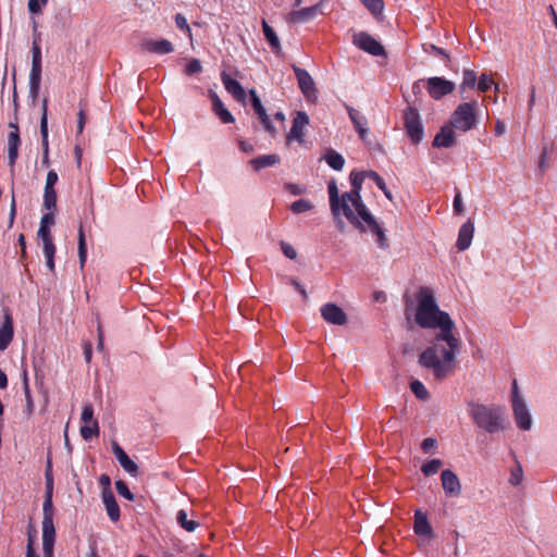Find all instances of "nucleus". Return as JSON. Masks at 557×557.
Here are the masks:
<instances>
[{"mask_svg":"<svg viewBox=\"0 0 557 557\" xmlns=\"http://www.w3.org/2000/svg\"><path fill=\"white\" fill-rule=\"evenodd\" d=\"M366 176L367 172H351L349 176L351 189L345 191V199L350 200L351 207L356 210V214H361L363 210H368L360 194Z\"/></svg>","mask_w":557,"mask_h":557,"instance_id":"7","label":"nucleus"},{"mask_svg":"<svg viewBox=\"0 0 557 557\" xmlns=\"http://www.w3.org/2000/svg\"><path fill=\"white\" fill-rule=\"evenodd\" d=\"M476 83V74L473 70H463L462 83L460 89L463 91L466 88H473Z\"/></svg>","mask_w":557,"mask_h":557,"instance_id":"44","label":"nucleus"},{"mask_svg":"<svg viewBox=\"0 0 557 557\" xmlns=\"http://www.w3.org/2000/svg\"><path fill=\"white\" fill-rule=\"evenodd\" d=\"M221 81L224 85V88L239 102H244L246 100V91L240 85L239 82L232 78L228 74L222 73Z\"/></svg>","mask_w":557,"mask_h":557,"instance_id":"22","label":"nucleus"},{"mask_svg":"<svg viewBox=\"0 0 557 557\" xmlns=\"http://www.w3.org/2000/svg\"><path fill=\"white\" fill-rule=\"evenodd\" d=\"M410 389L417 398L425 400L430 397V394L422 382L414 380L410 383Z\"/></svg>","mask_w":557,"mask_h":557,"instance_id":"43","label":"nucleus"},{"mask_svg":"<svg viewBox=\"0 0 557 557\" xmlns=\"http://www.w3.org/2000/svg\"><path fill=\"white\" fill-rule=\"evenodd\" d=\"M42 206L48 211L55 210V207H57V191H55L54 187H45L44 188Z\"/></svg>","mask_w":557,"mask_h":557,"instance_id":"39","label":"nucleus"},{"mask_svg":"<svg viewBox=\"0 0 557 557\" xmlns=\"http://www.w3.org/2000/svg\"><path fill=\"white\" fill-rule=\"evenodd\" d=\"M121 467L131 475L136 476L138 473V466L129 458H125L120 462Z\"/></svg>","mask_w":557,"mask_h":557,"instance_id":"50","label":"nucleus"},{"mask_svg":"<svg viewBox=\"0 0 557 557\" xmlns=\"http://www.w3.org/2000/svg\"><path fill=\"white\" fill-rule=\"evenodd\" d=\"M362 4L369 10L374 16H380L384 10L383 0H360Z\"/></svg>","mask_w":557,"mask_h":557,"instance_id":"42","label":"nucleus"},{"mask_svg":"<svg viewBox=\"0 0 557 557\" xmlns=\"http://www.w3.org/2000/svg\"><path fill=\"white\" fill-rule=\"evenodd\" d=\"M512 410L515 414V420L519 429L521 430H530L532 421L527 405L523 400H515L512 403Z\"/></svg>","mask_w":557,"mask_h":557,"instance_id":"18","label":"nucleus"},{"mask_svg":"<svg viewBox=\"0 0 557 557\" xmlns=\"http://www.w3.org/2000/svg\"><path fill=\"white\" fill-rule=\"evenodd\" d=\"M521 480H522V469L520 467H518L517 469L511 471L509 481L512 485H518V484H520Z\"/></svg>","mask_w":557,"mask_h":557,"instance_id":"59","label":"nucleus"},{"mask_svg":"<svg viewBox=\"0 0 557 557\" xmlns=\"http://www.w3.org/2000/svg\"><path fill=\"white\" fill-rule=\"evenodd\" d=\"M347 112L355 126V129L359 134L360 138L364 140L368 134L366 117L361 115L359 111L351 107H347Z\"/></svg>","mask_w":557,"mask_h":557,"instance_id":"26","label":"nucleus"},{"mask_svg":"<svg viewBox=\"0 0 557 557\" xmlns=\"http://www.w3.org/2000/svg\"><path fill=\"white\" fill-rule=\"evenodd\" d=\"M81 436L85 441H89L92 437H98L100 430H99V423L98 421H92V423H85L81 426Z\"/></svg>","mask_w":557,"mask_h":557,"instance_id":"37","label":"nucleus"},{"mask_svg":"<svg viewBox=\"0 0 557 557\" xmlns=\"http://www.w3.org/2000/svg\"><path fill=\"white\" fill-rule=\"evenodd\" d=\"M176 521L181 528L186 530L187 532H194L199 523L193 519H188V513L185 509H181L176 513Z\"/></svg>","mask_w":557,"mask_h":557,"instance_id":"34","label":"nucleus"},{"mask_svg":"<svg viewBox=\"0 0 557 557\" xmlns=\"http://www.w3.org/2000/svg\"><path fill=\"white\" fill-rule=\"evenodd\" d=\"M48 0H29L28 1V11L32 14H39L41 13V9L44 5H46Z\"/></svg>","mask_w":557,"mask_h":557,"instance_id":"52","label":"nucleus"},{"mask_svg":"<svg viewBox=\"0 0 557 557\" xmlns=\"http://www.w3.org/2000/svg\"><path fill=\"white\" fill-rule=\"evenodd\" d=\"M327 191L333 216H337L338 213H343L355 228L359 230L361 233H366V227L354 211L350 200L345 199V193L339 196L337 185L334 181L329 183Z\"/></svg>","mask_w":557,"mask_h":557,"instance_id":"3","label":"nucleus"},{"mask_svg":"<svg viewBox=\"0 0 557 557\" xmlns=\"http://www.w3.org/2000/svg\"><path fill=\"white\" fill-rule=\"evenodd\" d=\"M456 144L455 127L450 123L441 127L433 140L437 148H450Z\"/></svg>","mask_w":557,"mask_h":557,"instance_id":"17","label":"nucleus"},{"mask_svg":"<svg viewBox=\"0 0 557 557\" xmlns=\"http://www.w3.org/2000/svg\"><path fill=\"white\" fill-rule=\"evenodd\" d=\"M324 160L333 170L341 171L344 168L345 160L341 153L330 149L324 154Z\"/></svg>","mask_w":557,"mask_h":557,"instance_id":"35","label":"nucleus"},{"mask_svg":"<svg viewBox=\"0 0 557 557\" xmlns=\"http://www.w3.org/2000/svg\"><path fill=\"white\" fill-rule=\"evenodd\" d=\"M174 20H175V24H176L177 28H180L181 30L185 32L186 35L191 40L193 34H191V29H190V27H189V25L187 23L186 17L182 13H177L175 15Z\"/></svg>","mask_w":557,"mask_h":557,"instance_id":"46","label":"nucleus"},{"mask_svg":"<svg viewBox=\"0 0 557 557\" xmlns=\"http://www.w3.org/2000/svg\"><path fill=\"white\" fill-rule=\"evenodd\" d=\"M454 211L455 213L457 214H461L463 212V205H462V199H461V194L460 191H458L454 198Z\"/></svg>","mask_w":557,"mask_h":557,"instance_id":"62","label":"nucleus"},{"mask_svg":"<svg viewBox=\"0 0 557 557\" xmlns=\"http://www.w3.org/2000/svg\"><path fill=\"white\" fill-rule=\"evenodd\" d=\"M404 127L413 145L421 143L424 135V127L417 109L408 107L404 111Z\"/></svg>","mask_w":557,"mask_h":557,"instance_id":"6","label":"nucleus"},{"mask_svg":"<svg viewBox=\"0 0 557 557\" xmlns=\"http://www.w3.org/2000/svg\"><path fill=\"white\" fill-rule=\"evenodd\" d=\"M85 123H86L85 109H84V108H81V110H79V112H78V121H77V133H78V134H82V133H83V129H84Z\"/></svg>","mask_w":557,"mask_h":557,"instance_id":"64","label":"nucleus"},{"mask_svg":"<svg viewBox=\"0 0 557 557\" xmlns=\"http://www.w3.org/2000/svg\"><path fill=\"white\" fill-rule=\"evenodd\" d=\"M202 71L201 62L198 59H191L185 67V74L191 76Z\"/></svg>","mask_w":557,"mask_h":557,"instance_id":"48","label":"nucleus"},{"mask_svg":"<svg viewBox=\"0 0 557 557\" xmlns=\"http://www.w3.org/2000/svg\"><path fill=\"white\" fill-rule=\"evenodd\" d=\"M42 250L44 256L46 258V265L50 272H54V255H55V245L53 243V238L42 240Z\"/></svg>","mask_w":557,"mask_h":557,"instance_id":"33","label":"nucleus"},{"mask_svg":"<svg viewBox=\"0 0 557 557\" xmlns=\"http://www.w3.org/2000/svg\"><path fill=\"white\" fill-rule=\"evenodd\" d=\"M143 49L150 53L157 54H169L174 51V46L171 41L166 39L160 40H145L143 42Z\"/></svg>","mask_w":557,"mask_h":557,"instance_id":"24","label":"nucleus"},{"mask_svg":"<svg viewBox=\"0 0 557 557\" xmlns=\"http://www.w3.org/2000/svg\"><path fill=\"white\" fill-rule=\"evenodd\" d=\"M358 219L362 222L366 227V232L370 230L376 236V244L382 249L389 247L388 239L384 233V230L376 222L374 216L369 210H363L361 214H357Z\"/></svg>","mask_w":557,"mask_h":557,"instance_id":"9","label":"nucleus"},{"mask_svg":"<svg viewBox=\"0 0 557 557\" xmlns=\"http://www.w3.org/2000/svg\"><path fill=\"white\" fill-rule=\"evenodd\" d=\"M115 488H116V492L121 496L126 498L127 500H134V494L129 491L127 484L124 481H122V480L116 481Z\"/></svg>","mask_w":557,"mask_h":557,"instance_id":"47","label":"nucleus"},{"mask_svg":"<svg viewBox=\"0 0 557 557\" xmlns=\"http://www.w3.org/2000/svg\"><path fill=\"white\" fill-rule=\"evenodd\" d=\"M281 249L286 258H288L290 260L296 259L297 252L290 244H288L286 242H281Z\"/></svg>","mask_w":557,"mask_h":557,"instance_id":"53","label":"nucleus"},{"mask_svg":"<svg viewBox=\"0 0 557 557\" xmlns=\"http://www.w3.org/2000/svg\"><path fill=\"white\" fill-rule=\"evenodd\" d=\"M467 410L475 425L490 434L505 431L507 428L504 410L499 406L470 401Z\"/></svg>","mask_w":557,"mask_h":557,"instance_id":"2","label":"nucleus"},{"mask_svg":"<svg viewBox=\"0 0 557 557\" xmlns=\"http://www.w3.org/2000/svg\"><path fill=\"white\" fill-rule=\"evenodd\" d=\"M312 203L306 199H299L290 205V210L295 214L304 213L312 209Z\"/></svg>","mask_w":557,"mask_h":557,"instance_id":"45","label":"nucleus"},{"mask_svg":"<svg viewBox=\"0 0 557 557\" xmlns=\"http://www.w3.org/2000/svg\"><path fill=\"white\" fill-rule=\"evenodd\" d=\"M15 216H16V201H15V196H14V189L12 188V197H11L10 214H9V227L13 226Z\"/></svg>","mask_w":557,"mask_h":557,"instance_id":"54","label":"nucleus"},{"mask_svg":"<svg viewBox=\"0 0 557 557\" xmlns=\"http://www.w3.org/2000/svg\"><path fill=\"white\" fill-rule=\"evenodd\" d=\"M212 110L219 116L222 123L230 124L234 122V116L232 113L224 107L222 100L219 98L216 94H212Z\"/></svg>","mask_w":557,"mask_h":557,"instance_id":"27","label":"nucleus"},{"mask_svg":"<svg viewBox=\"0 0 557 557\" xmlns=\"http://www.w3.org/2000/svg\"><path fill=\"white\" fill-rule=\"evenodd\" d=\"M478 102L470 101L460 103L453 112L449 123L457 131L468 132L476 125V110Z\"/></svg>","mask_w":557,"mask_h":557,"instance_id":"4","label":"nucleus"},{"mask_svg":"<svg viewBox=\"0 0 557 557\" xmlns=\"http://www.w3.org/2000/svg\"><path fill=\"white\" fill-rule=\"evenodd\" d=\"M112 451L119 462L123 461L125 458L128 457L124 449L116 442H113L112 444Z\"/></svg>","mask_w":557,"mask_h":557,"instance_id":"55","label":"nucleus"},{"mask_svg":"<svg viewBox=\"0 0 557 557\" xmlns=\"http://www.w3.org/2000/svg\"><path fill=\"white\" fill-rule=\"evenodd\" d=\"M413 531L419 536H424L428 539L433 537V529L428 520L426 515L420 509L414 512V523Z\"/></svg>","mask_w":557,"mask_h":557,"instance_id":"21","label":"nucleus"},{"mask_svg":"<svg viewBox=\"0 0 557 557\" xmlns=\"http://www.w3.org/2000/svg\"><path fill=\"white\" fill-rule=\"evenodd\" d=\"M81 420L84 424L92 423V421H97L96 419H94V407L91 404H86L83 407Z\"/></svg>","mask_w":557,"mask_h":557,"instance_id":"49","label":"nucleus"},{"mask_svg":"<svg viewBox=\"0 0 557 557\" xmlns=\"http://www.w3.org/2000/svg\"><path fill=\"white\" fill-rule=\"evenodd\" d=\"M53 224H54V213H53V210H51L41 216L40 225L50 227Z\"/></svg>","mask_w":557,"mask_h":557,"instance_id":"60","label":"nucleus"},{"mask_svg":"<svg viewBox=\"0 0 557 557\" xmlns=\"http://www.w3.org/2000/svg\"><path fill=\"white\" fill-rule=\"evenodd\" d=\"M53 503L52 495L46 493L44 505H42V529L54 528L53 523Z\"/></svg>","mask_w":557,"mask_h":557,"instance_id":"28","label":"nucleus"},{"mask_svg":"<svg viewBox=\"0 0 557 557\" xmlns=\"http://www.w3.org/2000/svg\"><path fill=\"white\" fill-rule=\"evenodd\" d=\"M309 124V116L304 111H298L293 120L292 128L287 135V141L297 140L304 143L305 127Z\"/></svg>","mask_w":557,"mask_h":557,"instance_id":"13","label":"nucleus"},{"mask_svg":"<svg viewBox=\"0 0 557 557\" xmlns=\"http://www.w3.org/2000/svg\"><path fill=\"white\" fill-rule=\"evenodd\" d=\"M58 173L54 170H50L47 173L45 187H54V185L58 183Z\"/></svg>","mask_w":557,"mask_h":557,"instance_id":"57","label":"nucleus"},{"mask_svg":"<svg viewBox=\"0 0 557 557\" xmlns=\"http://www.w3.org/2000/svg\"><path fill=\"white\" fill-rule=\"evenodd\" d=\"M23 389H24L25 400H26L25 412L28 417H30L34 413L35 405H34V400H33V397L30 394V388H29L26 372L24 373V376H23Z\"/></svg>","mask_w":557,"mask_h":557,"instance_id":"40","label":"nucleus"},{"mask_svg":"<svg viewBox=\"0 0 557 557\" xmlns=\"http://www.w3.org/2000/svg\"><path fill=\"white\" fill-rule=\"evenodd\" d=\"M436 440L432 437H426L422 441L421 448L424 453H429L431 449L436 447Z\"/></svg>","mask_w":557,"mask_h":557,"instance_id":"58","label":"nucleus"},{"mask_svg":"<svg viewBox=\"0 0 557 557\" xmlns=\"http://www.w3.org/2000/svg\"><path fill=\"white\" fill-rule=\"evenodd\" d=\"M42 72V57L39 39L35 38L32 45V69L29 73V96L36 100L40 89Z\"/></svg>","mask_w":557,"mask_h":557,"instance_id":"5","label":"nucleus"},{"mask_svg":"<svg viewBox=\"0 0 557 557\" xmlns=\"http://www.w3.org/2000/svg\"><path fill=\"white\" fill-rule=\"evenodd\" d=\"M322 5H323V1H320L319 3H317L312 7L292 11L289 13V22H292V23L309 22L322 13Z\"/></svg>","mask_w":557,"mask_h":557,"instance_id":"16","label":"nucleus"},{"mask_svg":"<svg viewBox=\"0 0 557 557\" xmlns=\"http://www.w3.org/2000/svg\"><path fill=\"white\" fill-rule=\"evenodd\" d=\"M37 236L39 239L42 240H47V239H51L52 238V235H51V232H50V227H47L45 225H40L39 226V230L37 231Z\"/></svg>","mask_w":557,"mask_h":557,"instance_id":"61","label":"nucleus"},{"mask_svg":"<svg viewBox=\"0 0 557 557\" xmlns=\"http://www.w3.org/2000/svg\"><path fill=\"white\" fill-rule=\"evenodd\" d=\"M112 451L119 462L123 461L125 458L128 457L124 449L116 442H113L112 444Z\"/></svg>","mask_w":557,"mask_h":557,"instance_id":"56","label":"nucleus"},{"mask_svg":"<svg viewBox=\"0 0 557 557\" xmlns=\"http://www.w3.org/2000/svg\"><path fill=\"white\" fill-rule=\"evenodd\" d=\"M55 541V529H42V550L44 557H53V545Z\"/></svg>","mask_w":557,"mask_h":557,"instance_id":"31","label":"nucleus"},{"mask_svg":"<svg viewBox=\"0 0 557 557\" xmlns=\"http://www.w3.org/2000/svg\"><path fill=\"white\" fill-rule=\"evenodd\" d=\"M473 233H474V225L470 220L461 225L459 233H458L457 243H456V246L460 251H465L466 249H468L470 247L472 238H473Z\"/></svg>","mask_w":557,"mask_h":557,"instance_id":"25","label":"nucleus"},{"mask_svg":"<svg viewBox=\"0 0 557 557\" xmlns=\"http://www.w3.org/2000/svg\"><path fill=\"white\" fill-rule=\"evenodd\" d=\"M13 338V319L12 315L5 311L3 322L0 325V350H5Z\"/></svg>","mask_w":557,"mask_h":557,"instance_id":"23","label":"nucleus"},{"mask_svg":"<svg viewBox=\"0 0 557 557\" xmlns=\"http://www.w3.org/2000/svg\"><path fill=\"white\" fill-rule=\"evenodd\" d=\"M84 358L87 363H90L92 358V345L90 342L83 343Z\"/></svg>","mask_w":557,"mask_h":557,"instance_id":"63","label":"nucleus"},{"mask_svg":"<svg viewBox=\"0 0 557 557\" xmlns=\"http://www.w3.org/2000/svg\"><path fill=\"white\" fill-rule=\"evenodd\" d=\"M367 177L371 178L375 183L377 188L383 191L385 197L388 200L393 201L394 197L391 189L387 188L385 181L375 171H367Z\"/></svg>","mask_w":557,"mask_h":557,"instance_id":"38","label":"nucleus"},{"mask_svg":"<svg viewBox=\"0 0 557 557\" xmlns=\"http://www.w3.org/2000/svg\"><path fill=\"white\" fill-rule=\"evenodd\" d=\"M492 85H494V81L492 77H490L486 74H482L480 76L479 82H478V89L481 92L487 91L492 87Z\"/></svg>","mask_w":557,"mask_h":557,"instance_id":"51","label":"nucleus"},{"mask_svg":"<svg viewBox=\"0 0 557 557\" xmlns=\"http://www.w3.org/2000/svg\"><path fill=\"white\" fill-rule=\"evenodd\" d=\"M262 30H263L264 37L268 40L272 51L274 53H280L281 49H282L280 39H278L277 35L275 34L274 29L267 23L265 20L262 21Z\"/></svg>","mask_w":557,"mask_h":557,"instance_id":"32","label":"nucleus"},{"mask_svg":"<svg viewBox=\"0 0 557 557\" xmlns=\"http://www.w3.org/2000/svg\"><path fill=\"white\" fill-rule=\"evenodd\" d=\"M102 502L104 504L108 517L112 522H117L121 517L120 506L110 488H103Z\"/></svg>","mask_w":557,"mask_h":557,"instance_id":"20","label":"nucleus"},{"mask_svg":"<svg viewBox=\"0 0 557 557\" xmlns=\"http://www.w3.org/2000/svg\"><path fill=\"white\" fill-rule=\"evenodd\" d=\"M426 90L434 100H440L455 90V84L443 77L434 76L426 81Z\"/></svg>","mask_w":557,"mask_h":557,"instance_id":"11","label":"nucleus"},{"mask_svg":"<svg viewBox=\"0 0 557 557\" xmlns=\"http://www.w3.org/2000/svg\"><path fill=\"white\" fill-rule=\"evenodd\" d=\"M416 322L422 329H438L431 346L420 355L418 362L432 371L434 380L443 381L454 373L460 341L454 335L455 323L449 314L442 311L432 290L421 287L417 294Z\"/></svg>","mask_w":557,"mask_h":557,"instance_id":"1","label":"nucleus"},{"mask_svg":"<svg viewBox=\"0 0 557 557\" xmlns=\"http://www.w3.org/2000/svg\"><path fill=\"white\" fill-rule=\"evenodd\" d=\"M21 145L22 140L20 134H16V132H9L7 138L8 163L12 173L18 158V149Z\"/></svg>","mask_w":557,"mask_h":557,"instance_id":"19","label":"nucleus"},{"mask_svg":"<svg viewBox=\"0 0 557 557\" xmlns=\"http://www.w3.org/2000/svg\"><path fill=\"white\" fill-rule=\"evenodd\" d=\"M78 260H79L81 269H83L86 263V260H87V245H86L84 228H83L82 224L79 225V228H78Z\"/></svg>","mask_w":557,"mask_h":557,"instance_id":"36","label":"nucleus"},{"mask_svg":"<svg viewBox=\"0 0 557 557\" xmlns=\"http://www.w3.org/2000/svg\"><path fill=\"white\" fill-rule=\"evenodd\" d=\"M352 42L355 46H357L359 49L375 55V57H382L385 55L384 47L374 39L371 35H369L366 32H360L354 35Z\"/></svg>","mask_w":557,"mask_h":557,"instance_id":"10","label":"nucleus"},{"mask_svg":"<svg viewBox=\"0 0 557 557\" xmlns=\"http://www.w3.org/2000/svg\"><path fill=\"white\" fill-rule=\"evenodd\" d=\"M40 135L42 151H49L48 140V99L42 100V115L40 119Z\"/></svg>","mask_w":557,"mask_h":557,"instance_id":"29","label":"nucleus"},{"mask_svg":"<svg viewBox=\"0 0 557 557\" xmlns=\"http://www.w3.org/2000/svg\"><path fill=\"white\" fill-rule=\"evenodd\" d=\"M249 95H250V100H251V106L256 112V114L258 115L260 122L262 123L264 129L271 135V136H276L277 134V131L276 128L273 126L271 120H270V116L268 115L264 107L262 106V102L260 100V98L258 97L257 92L255 89H251L249 91Z\"/></svg>","mask_w":557,"mask_h":557,"instance_id":"12","label":"nucleus"},{"mask_svg":"<svg viewBox=\"0 0 557 557\" xmlns=\"http://www.w3.org/2000/svg\"><path fill=\"white\" fill-rule=\"evenodd\" d=\"M295 76L298 82L299 89L304 94L305 98L309 101L315 100L318 97V89L312 76L305 69L292 65Z\"/></svg>","mask_w":557,"mask_h":557,"instance_id":"8","label":"nucleus"},{"mask_svg":"<svg viewBox=\"0 0 557 557\" xmlns=\"http://www.w3.org/2000/svg\"><path fill=\"white\" fill-rule=\"evenodd\" d=\"M441 481L443 490L447 496L457 497L461 494L460 480L451 470L442 471Z\"/></svg>","mask_w":557,"mask_h":557,"instance_id":"14","label":"nucleus"},{"mask_svg":"<svg viewBox=\"0 0 557 557\" xmlns=\"http://www.w3.org/2000/svg\"><path fill=\"white\" fill-rule=\"evenodd\" d=\"M322 318L335 325H344L347 322V315L344 310L335 304L329 302L321 308Z\"/></svg>","mask_w":557,"mask_h":557,"instance_id":"15","label":"nucleus"},{"mask_svg":"<svg viewBox=\"0 0 557 557\" xmlns=\"http://www.w3.org/2000/svg\"><path fill=\"white\" fill-rule=\"evenodd\" d=\"M442 466L443 461L441 459H432L422 465L421 471L425 476H431L436 474Z\"/></svg>","mask_w":557,"mask_h":557,"instance_id":"41","label":"nucleus"},{"mask_svg":"<svg viewBox=\"0 0 557 557\" xmlns=\"http://www.w3.org/2000/svg\"><path fill=\"white\" fill-rule=\"evenodd\" d=\"M281 158L277 154H263L249 161V164L252 166L255 171H260L261 169L275 165L280 163Z\"/></svg>","mask_w":557,"mask_h":557,"instance_id":"30","label":"nucleus"}]
</instances>
